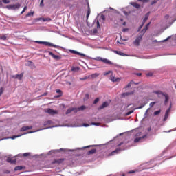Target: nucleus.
I'll list each match as a JSON object with an SVG mask.
<instances>
[{"label": "nucleus", "mask_w": 176, "mask_h": 176, "mask_svg": "<svg viewBox=\"0 0 176 176\" xmlns=\"http://www.w3.org/2000/svg\"><path fill=\"white\" fill-rule=\"evenodd\" d=\"M6 8L8 10H19V9L21 8V4H20V3H16L15 4H10L6 6Z\"/></svg>", "instance_id": "obj_1"}, {"label": "nucleus", "mask_w": 176, "mask_h": 176, "mask_svg": "<svg viewBox=\"0 0 176 176\" xmlns=\"http://www.w3.org/2000/svg\"><path fill=\"white\" fill-rule=\"evenodd\" d=\"M91 60H96V61H102V63H104V64H109V65H112V63L111 60L107 59V58H102V57L98 56L96 58H91L90 57Z\"/></svg>", "instance_id": "obj_2"}, {"label": "nucleus", "mask_w": 176, "mask_h": 176, "mask_svg": "<svg viewBox=\"0 0 176 176\" xmlns=\"http://www.w3.org/2000/svg\"><path fill=\"white\" fill-rule=\"evenodd\" d=\"M36 43H39V45H45V46H52V47H59L58 45H54L50 42L47 41H35Z\"/></svg>", "instance_id": "obj_3"}, {"label": "nucleus", "mask_w": 176, "mask_h": 176, "mask_svg": "<svg viewBox=\"0 0 176 176\" xmlns=\"http://www.w3.org/2000/svg\"><path fill=\"white\" fill-rule=\"evenodd\" d=\"M146 138H148V135H144L142 137L135 138L134 142L135 144H137V142H144V141H146Z\"/></svg>", "instance_id": "obj_4"}, {"label": "nucleus", "mask_w": 176, "mask_h": 176, "mask_svg": "<svg viewBox=\"0 0 176 176\" xmlns=\"http://www.w3.org/2000/svg\"><path fill=\"white\" fill-rule=\"evenodd\" d=\"M85 3H84L85 5L87 6V21L89 20V16H90V13H91V10H90V4L89 3V0H82Z\"/></svg>", "instance_id": "obj_5"}, {"label": "nucleus", "mask_w": 176, "mask_h": 176, "mask_svg": "<svg viewBox=\"0 0 176 176\" xmlns=\"http://www.w3.org/2000/svg\"><path fill=\"white\" fill-rule=\"evenodd\" d=\"M60 151L62 152H67V149H65V148H60L58 150H51L50 151L48 152V156H52V155L57 153L60 152Z\"/></svg>", "instance_id": "obj_6"}, {"label": "nucleus", "mask_w": 176, "mask_h": 176, "mask_svg": "<svg viewBox=\"0 0 176 176\" xmlns=\"http://www.w3.org/2000/svg\"><path fill=\"white\" fill-rule=\"evenodd\" d=\"M69 52H70V53H72V54H76L77 56H82V57H87V55L79 52L78 51H76L74 50H69Z\"/></svg>", "instance_id": "obj_7"}, {"label": "nucleus", "mask_w": 176, "mask_h": 176, "mask_svg": "<svg viewBox=\"0 0 176 176\" xmlns=\"http://www.w3.org/2000/svg\"><path fill=\"white\" fill-rule=\"evenodd\" d=\"M141 41H142V35L137 36L135 40L133 41V45H135V46H140V42H141Z\"/></svg>", "instance_id": "obj_8"}, {"label": "nucleus", "mask_w": 176, "mask_h": 176, "mask_svg": "<svg viewBox=\"0 0 176 176\" xmlns=\"http://www.w3.org/2000/svg\"><path fill=\"white\" fill-rule=\"evenodd\" d=\"M45 53H48L49 56H52V57L54 59V60H61V56H58V55H55L53 54V52H50V51H47L45 52Z\"/></svg>", "instance_id": "obj_9"}, {"label": "nucleus", "mask_w": 176, "mask_h": 176, "mask_svg": "<svg viewBox=\"0 0 176 176\" xmlns=\"http://www.w3.org/2000/svg\"><path fill=\"white\" fill-rule=\"evenodd\" d=\"M45 112L46 113H49V115H56V114H57V111L56 110H54V109H50V108L45 109Z\"/></svg>", "instance_id": "obj_10"}, {"label": "nucleus", "mask_w": 176, "mask_h": 176, "mask_svg": "<svg viewBox=\"0 0 176 176\" xmlns=\"http://www.w3.org/2000/svg\"><path fill=\"white\" fill-rule=\"evenodd\" d=\"M109 107V103L107 101L104 102L98 108V111H101V109H104V108H107Z\"/></svg>", "instance_id": "obj_11"}, {"label": "nucleus", "mask_w": 176, "mask_h": 176, "mask_svg": "<svg viewBox=\"0 0 176 176\" xmlns=\"http://www.w3.org/2000/svg\"><path fill=\"white\" fill-rule=\"evenodd\" d=\"M23 76H24V73L14 75L12 76V78H14V79H19V80H21V79H23Z\"/></svg>", "instance_id": "obj_12"}, {"label": "nucleus", "mask_w": 176, "mask_h": 176, "mask_svg": "<svg viewBox=\"0 0 176 176\" xmlns=\"http://www.w3.org/2000/svg\"><path fill=\"white\" fill-rule=\"evenodd\" d=\"M170 110H171V104H170L169 108L165 112V116H164V121L167 120V119H168V113H170Z\"/></svg>", "instance_id": "obj_13"}, {"label": "nucleus", "mask_w": 176, "mask_h": 176, "mask_svg": "<svg viewBox=\"0 0 176 176\" xmlns=\"http://www.w3.org/2000/svg\"><path fill=\"white\" fill-rule=\"evenodd\" d=\"M113 53H115L116 54H118V56H129L128 54H124L120 51H116V50H113Z\"/></svg>", "instance_id": "obj_14"}, {"label": "nucleus", "mask_w": 176, "mask_h": 176, "mask_svg": "<svg viewBox=\"0 0 176 176\" xmlns=\"http://www.w3.org/2000/svg\"><path fill=\"white\" fill-rule=\"evenodd\" d=\"M110 80H111V82H120L121 78H116L113 76H111L110 77Z\"/></svg>", "instance_id": "obj_15"}, {"label": "nucleus", "mask_w": 176, "mask_h": 176, "mask_svg": "<svg viewBox=\"0 0 176 176\" xmlns=\"http://www.w3.org/2000/svg\"><path fill=\"white\" fill-rule=\"evenodd\" d=\"M8 163H10L11 164H16L17 163V160H12V158L8 157L7 158Z\"/></svg>", "instance_id": "obj_16"}, {"label": "nucleus", "mask_w": 176, "mask_h": 176, "mask_svg": "<svg viewBox=\"0 0 176 176\" xmlns=\"http://www.w3.org/2000/svg\"><path fill=\"white\" fill-rule=\"evenodd\" d=\"M153 93L157 94L159 98H160V96H164L166 94L160 90L153 91Z\"/></svg>", "instance_id": "obj_17"}, {"label": "nucleus", "mask_w": 176, "mask_h": 176, "mask_svg": "<svg viewBox=\"0 0 176 176\" xmlns=\"http://www.w3.org/2000/svg\"><path fill=\"white\" fill-rule=\"evenodd\" d=\"M131 6H133V8H135V9H140V8H141V5L137 3L136 2H131Z\"/></svg>", "instance_id": "obj_18"}, {"label": "nucleus", "mask_w": 176, "mask_h": 176, "mask_svg": "<svg viewBox=\"0 0 176 176\" xmlns=\"http://www.w3.org/2000/svg\"><path fill=\"white\" fill-rule=\"evenodd\" d=\"M97 152V150L96 148L91 149L86 153L87 156H89V155H94Z\"/></svg>", "instance_id": "obj_19"}, {"label": "nucleus", "mask_w": 176, "mask_h": 176, "mask_svg": "<svg viewBox=\"0 0 176 176\" xmlns=\"http://www.w3.org/2000/svg\"><path fill=\"white\" fill-rule=\"evenodd\" d=\"M56 91L58 94V96H55L56 98H58L63 96V91H61V89H56Z\"/></svg>", "instance_id": "obj_20"}, {"label": "nucleus", "mask_w": 176, "mask_h": 176, "mask_svg": "<svg viewBox=\"0 0 176 176\" xmlns=\"http://www.w3.org/2000/svg\"><path fill=\"white\" fill-rule=\"evenodd\" d=\"M38 20H42L44 22L45 21H52V18H50V17H47V18L41 17Z\"/></svg>", "instance_id": "obj_21"}, {"label": "nucleus", "mask_w": 176, "mask_h": 176, "mask_svg": "<svg viewBox=\"0 0 176 176\" xmlns=\"http://www.w3.org/2000/svg\"><path fill=\"white\" fill-rule=\"evenodd\" d=\"M125 148H116V150H114L113 152H111V155H113V153H119V152H120V151H124Z\"/></svg>", "instance_id": "obj_22"}, {"label": "nucleus", "mask_w": 176, "mask_h": 176, "mask_svg": "<svg viewBox=\"0 0 176 176\" xmlns=\"http://www.w3.org/2000/svg\"><path fill=\"white\" fill-rule=\"evenodd\" d=\"M23 168L24 167L23 166H18L14 168V171H21Z\"/></svg>", "instance_id": "obj_23"}, {"label": "nucleus", "mask_w": 176, "mask_h": 176, "mask_svg": "<svg viewBox=\"0 0 176 176\" xmlns=\"http://www.w3.org/2000/svg\"><path fill=\"white\" fill-rule=\"evenodd\" d=\"M63 162H64L63 159H59V160H54L53 163L56 164L57 163L58 164H60V163H63Z\"/></svg>", "instance_id": "obj_24"}, {"label": "nucleus", "mask_w": 176, "mask_h": 176, "mask_svg": "<svg viewBox=\"0 0 176 176\" xmlns=\"http://www.w3.org/2000/svg\"><path fill=\"white\" fill-rule=\"evenodd\" d=\"M163 96L165 97L164 104H165V105H166L167 102H168V100H169L168 95L165 94Z\"/></svg>", "instance_id": "obj_25"}, {"label": "nucleus", "mask_w": 176, "mask_h": 176, "mask_svg": "<svg viewBox=\"0 0 176 176\" xmlns=\"http://www.w3.org/2000/svg\"><path fill=\"white\" fill-rule=\"evenodd\" d=\"M90 78H91L92 79H94V78H98V76H100V74L98 73H94L92 74L91 75H89Z\"/></svg>", "instance_id": "obj_26"}, {"label": "nucleus", "mask_w": 176, "mask_h": 176, "mask_svg": "<svg viewBox=\"0 0 176 176\" xmlns=\"http://www.w3.org/2000/svg\"><path fill=\"white\" fill-rule=\"evenodd\" d=\"M75 108H69L66 111V115H69L72 111H75Z\"/></svg>", "instance_id": "obj_27"}, {"label": "nucleus", "mask_w": 176, "mask_h": 176, "mask_svg": "<svg viewBox=\"0 0 176 176\" xmlns=\"http://www.w3.org/2000/svg\"><path fill=\"white\" fill-rule=\"evenodd\" d=\"M79 69H80L79 67H72L71 71H72L73 72H76V71H79Z\"/></svg>", "instance_id": "obj_28"}, {"label": "nucleus", "mask_w": 176, "mask_h": 176, "mask_svg": "<svg viewBox=\"0 0 176 176\" xmlns=\"http://www.w3.org/2000/svg\"><path fill=\"white\" fill-rule=\"evenodd\" d=\"M89 98H90V95L89 94H85L83 100L87 101V100H89Z\"/></svg>", "instance_id": "obj_29"}, {"label": "nucleus", "mask_w": 176, "mask_h": 176, "mask_svg": "<svg viewBox=\"0 0 176 176\" xmlns=\"http://www.w3.org/2000/svg\"><path fill=\"white\" fill-rule=\"evenodd\" d=\"M8 34H3L1 36V41H8Z\"/></svg>", "instance_id": "obj_30"}, {"label": "nucleus", "mask_w": 176, "mask_h": 176, "mask_svg": "<svg viewBox=\"0 0 176 176\" xmlns=\"http://www.w3.org/2000/svg\"><path fill=\"white\" fill-rule=\"evenodd\" d=\"M91 146H98V145L94 144V145L87 146H85V147H82V148H77V149H78V150L86 149L87 148H91Z\"/></svg>", "instance_id": "obj_31"}, {"label": "nucleus", "mask_w": 176, "mask_h": 176, "mask_svg": "<svg viewBox=\"0 0 176 176\" xmlns=\"http://www.w3.org/2000/svg\"><path fill=\"white\" fill-rule=\"evenodd\" d=\"M34 12L33 11H30L26 15H25V17H30V16H34Z\"/></svg>", "instance_id": "obj_32"}, {"label": "nucleus", "mask_w": 176, "mask_h": 176, "mask_svg": "<svg viewBox=\"0 0 176 176\" xmlns=\"http://www.w3.org/2000/svg\"><path fill=\"white\" fill-rule=\"evenodd\" d=\"M32 64H34V63H32V61L28 60V61L26 63L25 65L28 66V67H30V66L32 65Z\"/></svg>", "instance_id": "obj_33"}, {"label": "nucleus", "mask_w": 176, "mask_h": 176, "mask_svg": "<svg viewBox=\"0 0 176 176\" xmlns=\"http://www.w3.org/2000/svg\"><path fill=\"white\" fill-rule=\"evenodd\" d=\"M155 104H157V102H151L149 104L150 108H153V107L155 106Z\"/></svg>", "instance_id": "obj_34"}, {"label": "nucleus", "mask_w": 176, "mask_h": 176, "mask_svg": "<svg viewBox=\"0 0 176 176\" xmlns=\"http://www.w3.org/2000/svg\"><path fill=\"white\" fill-rule=\"evenodd\" d=\"M160 112H162V110L155 111L153 113L154 116H157V115H160Z\"/></svg>", "instance_id": "obj_35"}, {"label": "nucleus", "mask_w": 176, "mask_h": 176, "mask_svg": "<svg viewBox=\"0 0 176 176\" xmlns=\"http://www.w3.org/2000/svg\"><path fill=\"white\" fill-rule=\"evenodd\" d=\"M89 78H90V76H86L83 78H80V80H86L87 79H89Z\"/></svg>", "instance_id": "obj_36"}, {"label": "nucleus", "mask_w": 176, "mask_h": 176, "mask_svg": "<svg viewBox=\"0 0 176 176\" xmlns=\"http://www.w3.org/2000/svg\"><path fill=\"white\" fill-rule=\"evenodd\" d=\"M145 105H146V103L142 104L140 107H137L136 109H142V108H144V107H145Z\"/></svg>", "instance_id": "obj_37"}, {"label": "nucleus", "mask_w": 176, "mask_h": 176, "mask_svg": "<svg viewBox=\"0 0 176 176\" xmlns=\"http://www.w3.org/2000/svg\"><path fill=\"white\" fill-rule=\"evenodd\" d=\"M21 135H13L12 137H11V140H16V138H19V137H21Z\"/></svg>", "instance_id": "obj_38"}, {"label": "nucleus", "mask_w": 176, "mask_h": 176, "mask_svg": "<svg viewBox=\"0 0 176 176\" xmlns=\"http://www.w3.org/2000/svg\"><path fill=\"white\" fill-rule=\"evenodd\" d=\"M149 25H151V22H149L148 23H147L146 25V26L144 28V30H146V31H148V29L149 28Z\"/></svg>", "instance_id": "obj_39"}, {"label": "nucleus", "mask_w": 176, "mask_h": 176, "mask_svg": "<svg viewBox=\"0 0 176 176\" xmlns=\"http://www.w3.org/2000/svg\"><path fill=\"white\" fill-rule=\"evenodd\" d=\"M31 155V153H24L23 154V156L25 157H27L28 156H30Z\"/></svg>", "instance_id": "obj_40"}, {"label": "nucleus", "mask_w": 176, "mask_h": 176, "mask_svg": "<svg viewBox=\"0 0 176 176\" xmlns=\"http://www.w3.org/2000/svg\"><path fill=\"white\" fill-rule=\"evenodd\" d=\"M133 83H134V81L132 80L126 86V88L131 87V85H133Z\"/></svg>", "instance_id": "obj_41"}, {"label": "nucleus", "mask_w": 176, "mask_h": 176, "mask_svg": "<svg viewBox=\"0 0 176 176\" xmlns=\"http://www.w3.org/2000/svg\"><path fill=\"white\" fill-rule=\"evenodd\" d=\"M168 39H171V36H168V38H166V39L164 40H162L160 42H162V43H164V42H167V41H168Z\"/></svg>", "instance_id": "obj_42"}, {"label": "nucleus", "mask_w": 176, "mask_h": 176, "mask_svg": "<svg viewBox=\"0 0 176 176\" xmlns=\"http://www.w3.org/2000/svg\"><path fill=\"white\" fill-rule=\"evenodd\" d=\"M52 123V120H47L44 122V126H47V124H50Z\"/></svg>", "instance_id": "obj_43"}, {"label": "nucleus", "mask_w": 176, "mask_h": 176, "mask_svg": "<svg viewBox=\"0 0 176 176\" xmlns=\"http://www.w3.org/2000/svg\"><path fill=\"white\" fill-rule=\"evenodd\" d=\"M98 101H100V98H96L94 101V104H96L98 102Z\"/></svg>", "instance_id": "obj_44"}, {"label": "nucleus", "mask_w": 176, "mask_h": 176, "mask_svg": "<svg viewBox=\"0 0 176 176\" xmlns=\"http://www.w3.org/2000/svg\"><path fill=\"white\" fill-rule=\"evenodd\" d=\"M133 112H134L133 110H131L130 111H128L126 113V116H129V115H131V113H133Z\"/></svg>", "instance_id": "obj_45"}, {"label": "nucleus", "mask_w": 176, "mask_h": 176, "mask_svg": "<svg viewBox=\"0 0 176 176\" xmlns=\"http://www.w3.org/2000/svg\"><path fill=\"white\" fill-rule=\"evenodd\" d=\"M91 124L92 126H100V123L98 122H92Z\"/></svg>", "instance_id": "obj_46"}, {"label": "nucleus", "mask_w": 176, "mask_h": 176, "mask_svg": "<svg viewBox=\"0 0 176 176\" xmlns=\"http://www.w3.org/2000/svg\"><path fill=\"white\" fill-rule=\"evenodd\" d=\"M2 94H3V87H1L0 88V97L2 96Z\"/></svg>", "instance_id": "obj_47"}, {"label": "nucleus", "mask_w": 176, "mask_h": 176, "mask_svg": "<svg viewBox=\"0 0 176 176\" xmlns=\"http://www.w3.org/2000/svg\"><path fill=\"white\" fill-rule=\"evenodd\" d=\"M43 1L44 0H41L40 2V7L41 8H43V6H45V4L43 3Z\"/></svg>", "instance_id": "obj_48"}, {"label": "nucleus", "mask_w": 176, "mask_h": 176, "mask_svg": "<svg viewBox=\"0 0 176 176\" xmlns=\"http://www.w3.org/2000/svg\"><path fill=\"white\" fill-rule=\"evenodd\" d=\"M2 2L6 4L10 3V1L9 0H2Z\"/></svg>", "instance_id": "obj_49"}, {"label": "nucleus", "mask_w": 176, "mask_h": 176, "mask_svg": "<svg viewBox=\"0 0 176 176\" xmlns=\"http://www.w3.org/2000/svg\"><path fill=\"white\" fill-rule=\"evenodd\" d=\"M80 109L81 111H85V109H86V106L82 105V106L80 107Z\"/></svg>", "instance_id": "obj_50"}, {"label": "nucleus", "mask_w": 176, "mask_h": 176, "mask_svg": "<svg viewBox=\"0 0 176 176\" xmlns=\"http://www.w3.org/2000/svg\"><path fill=\"white\" fill-rule=\"evenodd\" d=\"M109 74H112V71L109 70V71H108V72H106L104 75V76H107V75H109Z\"/></svg>", "instance_id": "obj_51"}, {"label": "nucleus", "mask_w": 176, "mask_h": 176, "mask_svg": "<svg viewBox=\"0 0 176 176\" xmlns=\"http://www.w3.org/2000/svg\"><path fill=\"white\" fill-rule=\"evenodd\" d=\"M20 131H27L25 126H23L22 128H21Z\"/></svg>", "instance_id": "obj_52"}, {"label": "nucleus", "mask_w": 176, "mask_h": 176, "mask_svg": "<svg viewBox=\"0 0 176 176\" xmlns=\"http://www.w3.org/2000/svg\"><path fill=\"white\" fill-rule=\"evenodd\" d=\"M100 19H101L102 20H103V21H105V15H104V14H102L100 15Z\"/></svg>", "instance_id": "obj_53"}, {"label": "nucleus", "mask_w": 176, "mask_h": 176, "mask_svg": "<svg viewBox=\"0 0 176 176\" xmlns=\"http://www.w3.org/2000/svg\"><path fill=\"white\" fill-rule=\"evenodd\" d=\"M25 10H27V6H25L24 8H23V10L21 11V14H23V13H24V12H25Z\"/></svg>", "instance_id": "obj_54"}, {"label": "nucleus", "mask_w": 176, "mask_h": 176, "mask_svg": "<svg viewBox=\"0 0 176 176\" xmlns=\"http://www.w3.org/2000/svg\"><path fill=\"white\" fill-rule=\"evenodd\" d=\"M96 24H97V28H101V25H100V21H97Z\"/></svg>", "instance_id": "obj_55"}, {"label": "nucleus", "mask_w": 176, "mask_h": 176, "mask_svg": "<svg viewBox=\"0 0 176 176\" xmlns=\"http://www.w3.org/2000/svg\"><path fill=\"white\" fill-rule=\"evenodd\" d=\"M129 94H130V93H129V92H125V93H123V94H122V96H123V97H126V96H129Z\"/></svg>", "instance_id": "obj_56"}, {"label": "nucleus", "mask_w": 176, "mask_h": 176, "mask_svg": "<svg viewBox=\"0 0 176 176\" xmlns=\"http://www.w3.org/2000/svg\"><path fill=\"white\" fill-rule=\"evenodd\" d=\"M141 134H142V133L141 132H138L135 134V137H140L141 135Z\"/></svg>", "instance_id": "obj_57"}, {"label": "nucleus", "mask_w": 176, "mask_h": 176, "mask_svg": "<svg viewBox=\"0 0 176 176\" xmlns=\"http://www.w3.org/2000/svg\"><path fill=\"white\" fill-rule=\"evenodd\" d=\"M141 32H142V34H143V35H144V34H145V32H146V29L143 28V29L142 30Z\"/></svg>", "instance_id": "obj_58"}, {"label": "nucleus", "mask_w": 176, "mask_h": 176, "mask_svg": "<svg viewBox=\"0 0 176 176\" xmlns=\"http://www.w3.org/2000/svg\"><path fill=\"white\" fill-rule=\"evenodd\" d=\"M147 20H148V19H146V18H144V19H143V21H142V24L144 25L145 23H146V21H147Z\"/></svg>", "instance_id": "obj_59"}, {"label": "nucleus", "mask_w": 176, "mask_h": 176, "mask_svg": "<svg viewBox=\"0 0 176 176\" xmlns=\"http://www.w3.org/2000/svg\"><path fill=\"white\" fill-rule=\"evenodd\" d=\"M133 75H137V76H141L142 75V73H133Z\"/></svg>", "instance_id": "obj_60"}, {"label": "nucleus", "mask_w": 176, "mask_h": 176, "mask_svg": "<svg viewBox=\"0 0 176 176\" xmlns=\"http://www.w3.org/2000/svg\"><path fill=\"white\" fill-rule=\"evenodd\" d=\"M155 3H157V1H156V0H153V1L151 2V5H155Z\"/></svg>", "instance_id": "obj_61"}, {"label": "nucleus", "mask_w": 176, "mask_h": 176, "mask_svg": "<svg viewBox=\"0 0 176 176\" xmlns=\"http://www.w3.org/2000/svg\"><path fill=\"white\" fill-rule=\"evenodd\" d=\"M142 27H144V24H143V23H142V24L139 26V28H138V31H140V30H141V28H142Z\"/></svg>", "instance_id": "obj_62"}, {"label": "nucleus", "mask_w": 176, "mask_h": 176, "mask_svg": "<svg viewBox=\"0 0 176 176\" xmlns=\"http://www.w3.org/2000/svg\"><path fill=\"white\" fill-rule=\"evenodd\" d=\"M27 130H31V129H32V126H25Z\"/></svg>", "instance_id": "obj_63"}, {"label": "nucleus", "mask_w": 176, "mask_h": 176, "mask_svg": "<svg viewBox=\"0 0 176 176\" xmlns=\"http://www.w3.org/2000/svg\"><path fill=\"white\" fill-rule=\"evenodd\" d=\"M89 126H90L89 124H86V123L83 124V127H89Z\"/></svg>", "instance_id": "obj_64"}]
</instances>
